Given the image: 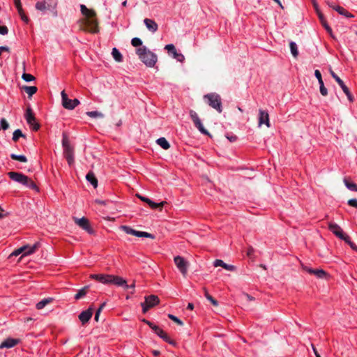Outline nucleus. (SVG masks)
<instances>
[{"instance_id": "7c9ffc66", "label": "nucleus", "mask_w": 357, "mask_h": 357, "mask_svg": "<svg viewBox=\"0 0 357 357\" xmlns=\"http://www.w3.org/2000/svg\"><path fill=\"white\" fill-rule=\"evenodd\" d=\"M112 55L116 61H117V62L123 61V56H122L121 53L120 52V51L116 47L112 48Z\"/></svg>"}, {"instance_id": "a878e982", "label": "nucleus", "mask_w": 357, "mask_h": 357, "mask_svg": "<svg viewBox=\"0 0 357 357\" xmlns=\"http://www.w3.org/2000/svg\"><path fill=\"white\" fill-rule=\"evenodd\" d=\"M159 298L155 295H150L145 297V302L149 305V307H154L159 303Z\"/></svg>"}, {"instance_id": "de8ad7c7", "label": "nucleus", "mask_w": 357, "mask_h": 357, "mask_svg": "<svg viewBox=\"0 0 357 357\" xmlns=\"http://www.w3.org/2000/svg\"><path fill=\"white\" fill-rule=\"evenodd\" d=\"M0 123H1V128L3 130L8 129L9 124L5 119H1Z\"/></svg>"}, {"instance_id": "aec40b11", "label": "nucleus", "mask_w": 357, "mask_h": 357, "mask_svg": "<svg viewBox=\"0 0 357 357\" xmlns=\"http://www.w3.org/2000/svg\"><path fill=\"white\" fill-rule=\"evenodd\" d=\"M155 333L162 340H163L165 342H167L169 344L174 346L176 345V342L174 340H171L168 335L160 328H159Z\"/></svg>"}, {"instance_id": "423d86ee", "label": "nucleus", "mask_w": 357, "mask_h": 357, "mask_svg": "<svg viewBox=\"0 0 357 357\" xmlns=\"http://www.w3.org/2000/svg\"><path fill=\"white\" fill-rule=\"evenodd\" d=\"M61 95L62 100V105L64 108L67 109L72 110L75 109L80 103L79 100L77 98L69 99L65 91H62Z\"/></svg>"}, {"instance_id": "f3484780", "label": "nucleus", "mask_w": 357, "mask_h": 357, "mask_svg": "<svg viewBox=\"0 0 357 357\" xmlns=\"http://www.w3.org/2000/svg\"><path fill=\"white\" fill-rule=\"evenodd\" d=\"M266 124L268 128L271 126L269 121V115L266 111L259 109V124Z\"/></svg>"}, {"instance_id": "7ed1b4c3", "label": "nucleus", "mask_w": 357, "mask_h": 357, "mask_svg": "<svg viewBox=\"0 0 357 357\" xmlns=\"http://www.w3.org/2000/svg\"><path fill=\"white\" fill-rule=\"evenodd\" d=\"M80 11L86 17V24L90 26L91 31L93 33L98 32V22L96 19V12L89 9L85 5H80Z\"/></svg>"}, {"instance_id": "58836bf2", "label": "nucleus", "mask_w": 357, "mask_h": 357, "mask_svg": "<svg viewBox=\"0 0 357 357\" xmlns=\"http://www.w3.org/2000/svg\"><path fill=\"white\" fill-rule=\"evenodd\" d=\"M121 229L123 231H124L126 234H131V235H133L135 236V234H136V231L137 230L131 228L129 226H126V225H123L121 226Z\"/></svg>"}, {"instance_id": "bb28decb", "label": "nucleus", "mask_w": 357, "mask_h": 357, "mask_svg": "<svg viewBox=\"0 0 357 357\" xmlns=\"http://www.w3.org/2000/svg\"><path fill=\"white\" fill-rule=\"evenodd\" d=\"M138 197H139V198L141 200H142L143 202L147 203L150 206V207L151 208L155 209V208H157L159 206H160V205L162 206L163 205V202H161V203L158 204V203H155V202H153L152 200H151L148 197H145L140 196V195H139Z\"/></svg>"}, {"instance_id": "69168bd1", "label": "nucleus", "mask_w": 357, "mask_h": 357, "mask_svg": "<svg viewBox=\"0 0 357 357\" xmlns=\"http://www.w3.org/2000/svg\"><path fill=\"white\" fill-rule=\"evenodd\" d=\"M135 284H128L127 282L126 283V285H124V289H134L135 288Z\"/></svg>"}, {"instance_id": "f257e3e1", "label": "nucleus", "mask_w": 357, "mask_h": 357, "mask_svg": "<svg viewBox=\"0 0 357 357\" xmlns=\"http://www.w3.org/2000/svg\"><path fill=\"white\" fill-rule=\"evenodd\" d=\"M136 54L139 59L149 68L153 67L158 61L157 55L149 50L146 46L138 47L136 50Z\"/></svg>"}, {"instance_id": "dca6fc26", "label": "nucleus", "mask_w": 357, "mask_h": 357, "mask_svg": "<svg viewBox=\"0 0 357 357\" xmlns=\"http://www.w3.org/2000/svg\"><path fill=\"white\" fill-rule=\"evenodd\" d=\"M91 278L94 279L99 282L104 284H109L111 280V275L107 274H92L91 275Z\"/></svg>"}, {"instance_id": "72a5a7b5", "label": "nucleus", "mask_w": 357, "mask_h": 357, "mask_svg": "<svg viewBox=\"0 0 357 357\" xmlns=\"http://www.w3.org/2000/svg\"><path fill=\"white\" fill-rule=\"evenodd\" d=\"M346 187L351 191L357 192V185L353 182H349L347 179H344Z\"/></svg>"}, {"instance_id": "4be33fe9", "label": "nucleus", "mask_w": 357, "mask_h": 357, "mask_svg": "<svg viewBox=\"0 0 357 357\" xmlns=\"http://www.w3.org/2000/svg\"><path fill=\"white\" fill-rule=\"evenodd\" d=\"M314 6H315V8L317 10V14H318V17L319 18V20H320L322 26L324 27V29L326 30V31L328 33L331 34L332 33V29L331 28V26L327 23V22H326L324 15L319 10H318L316 4H314Z\"/></svg>"}, {"instance_id": "9b49d317", "label": "nucleus", "mask_w": 357, "mask_h": 357, "mask_svg": "<svg viewBox=\"0 0 357 357\" xmlns=\"http://www.w3.org/2000/svg\"><path fill=\"white\" fill-rule=\"evenodd\" d=\"M303 269L310 274L314 275L319 279H324L328 275L323 269H314L307 266H303Z\"/></svg>"}, {"instance_id": "4c0bfd02", "label": "nucleus", "mask_w": 357, "mask_h": 357, "mask_svg": "<svg viewBox=\"0 0 357 357\" xmlns=\"http://www.w3.org/2000/svg\"><path fill=\"white\" fill-rule=\"evenodd\" d=\"M86 115L91 118H103L104 114L98 111L87 112Z\"/></svg>"}, {"instance_id": "cd10ccee", "label": "nucleus", "mask_w": 357, "mask_h": 357, "mask_svg": "<svg viewBox=\"0 0 357 357\" xmlns=\"http://www.w3.org/2000/svg\"><path fill=\"white\" fill-rule=\"evenodd\" d=\"M89 289V285L84 286V287L80 289L77 291V293L75 295V299L79 300V299L82 298L83 297H84L86 295V294L88 293Z\"/></svg>"}, {"instance_id": "e433bc0d", "label": "nucleus", "mask_w": 357, "mask_h": 357, "mask_svg": "<svg viewBox=\"0 0 357 357\" xmlns=\"http://www.w3.org/2000/svg\"><path fill=\"white\" fill-rule=\"evenodd\" d=\"M20 137H25V135L22 133L20 129H17L13 132V140L17 142Z\"/></svg>"}, {"instance_id": "052dcab7", "label": "nucleus", "mask_w": 357, "mask_h": 357, "mask_svg": "<svg viewBox=\"0 0 357 357\" xmlns=\"http://www.w3.org/2000/svg\"><path fill=\"white\" fill-rule=\"evenodd\" d=\"M348 245L352 250L357 251V245L355 243H354L351 241L348 242Z\"/></svg>"}, {"instance_id": "c756f323", "label": "nucleus", "mask_w": 357, "mask_h": 357, "mask_svg": "<svg viewBox=\"0 0 357 357\" xmlns=\"http://www.w3.org/2000/svg\"><path fill=\"white\" fill-rule=\"evenodd\" d=\"M157 144H158L161 148H162L165 150H167L170 148V144L168 142V141L166 139V138L162 137L158 138L156 140Z\"/></svg>"}, {"instance_id": "e2e57ef3", "label": "nucleus", "mask_w": 357, "mask_h": 357, "mask_svg": "<svg viewBox=\"0 0 357 357\" xmlns=\"http://www.w3.org/2000/svg\"><path fill=\"white\" fill-rule=\"evenodd\" d=\"M100 314V310H97L95 314L94 319L96 321H98L99 316Z\"/></svg>"}, {"instance_id": "39448f33", "label": "nucleus", "mask_w": 357, "mask_h": 357, "mask_svg": "<svg viewBox=\"0 0 357 357\" xmlns=\"http://www.w3.org/2000/svg\"><path fill=\"white\" fill-rule=\"evenodd\" d=\"M190 117L192 119L194 126L197 130L203 135H210L208 131L204 127L201 119H199L197 112L194 110H190L189 112Z\"/></svg>"}, {"instance_id": "0eeeda50", "label": "nucleus", "mask_w": 357, "mask_h": 357, "mask_svg": "<svg viewBox=\"0 0 357 357\" xmlns=\"http://www.w3.org/2000/svg\"><path fill=\"white\" fill-rule=\"evenodd\" d=\"M24 117L26 123L32 128L33 130L37 131L40 128V124L36 121L31 107L26 109Z\"/></svg>"}, {"instance_id": "6e6552de", "label": "nucleus", "mask_w": 357, "mask_h": 357, "mask_svg": "<svg viewBox=\"0 0 357 357\" xmlns=\"http://www.w3.org/2000/svg\"><path fill=\"white\" fill-rule=\"evenodd\" d=\"M331 72V75L332 76V77L337 82V83L339 84V86H340V88L342 89L343 92L345 93V95L347 96L348 100L350 101V102H353L354 101V97L352 96V94L351 93L349 88L345 85V84L344 83V82L337 76V74H335L332 70H330Z\"/></svg>"}, {"instance_id": "1a4fd4ad", "label": "nucleus", "mask_w": 357, "mask_h": 357, "mask_svg": "<svg viewBox=\"0 0 357 357\" xmlns=\"http://www.w3.org/2000/svg\"><path fill=\"white\" fill-rule=\"evenodd\" d=\"M174 261L183 276H185L188 273V261L181 256H176L174 259Z\"/></svg>"}, {"instance_id": "37998d69", "label": "nucleus", "mask_w": 357, "mask_h": 357, "mask_svg": "<svg viewBox=\"0 0 357 357\" xmlns=\"http://www.w3.org/2000/svg\"><path fill=\"white\" fill-rule=\"evenodd\" d=\"M22 78L25 81V82H31V81H33L35 80V77L33 76L31 74H29V73H23L22 75Z\"/></svg>"}, {"instance_id": "4468645a", "label": "nucleus", "mask_w": 357, "mask_h": 357, "mask_svg": "<svg viewBox=\"0 0 357 357\" xmlns=\"http://www.w3.org/2000/svg\"><path fill=\"white\" fill-rule=\"evenodd\" d=\"M20 342V339L8 337L1 343L0 349H10L18 344Z\"/></svg>"}, {"instance_id": "c9c22d12", "label": "nucleus", "mask_w": 357, "mask_h": 357, "mask_svg": "<svg viewBox=\"0 0 357 357\" xmlns=\"http://www.w3.org/2000/svg\"><path fill=\"white\" fill-rule=\"evenodd\" d=\"M10 156L13 160H18L22 162H27V158L24 155H17L15 153H11Z\"/></svg>"}, {"instance_id": "a19ab883", "label": "nucleus", "mask_w": 357, "mask_h": 357, "mask_svg": "<svg viewBox=\"0 0 357 357\" xmlns=\"http://www.w3.org/2000/svg\"><path fill=\"white\" fill-rule=\"evenodd\" d=\"M131 44L132 46L134 47H142V40L139 38H133L132 40H131Z\"/></svg>"}, {"instance_id": "473e14b6", "label": "nucleus", "mask_w": 357, "mask_h": 357, "mask_svg": "<svg viewBox=\"0 0 357 357\" xmlns=\"http://www.w3.org/2000/svg\"><path fill=\"white\" fill-rule=\"evenodd\" d=\"M29 97H31L34 93L37 92V87L34 86H24L22 87Z\"/></svg>"}, {"instance_id": "5fc2aeb1", "label": "nucleus", "mask_w": 357, "mask_h": 357, "mask_svg": "<svg viewBox=\"0 0 357 357\" xmlns=\"http://www.w3.org/2000/svg\"><path fill=\"white\" fill-rule=\"evenodd\" d=\"M347 203L349 206L357 208V199H351Z\"/></svg>"}, {"instance_id": "338daca9", "label": "nucleus", "mask_w": 357, "mask_h": 357, "mask_svg": "<svg viewBox=\"0 0 357 357\" xmlns=\"http://www.w3.org/2000/svg\"><path fill=\"white\" fill-rule=\"evenodd\" d=\"M245 296H246L247 299L250 301H253L255 299L254 297L249 295L248 294H245Z\"/></svg>"}, {"instance_id": "3c124183", "label": "nucleus", "mask_w": 357, "mask_h": 357, "mask_svg": "<svg viewBox=\"0 0 357 357\" xmlns=\"http://www.w3.org/2000/svg\"><path fill=\"white\" fill-rule=\"evenodd\" d=\"M13 1H14V4L17 10V12H21L22 8L21 0H13Z\"/></svg>"}, {"instance_id": "f8f14e48", "label": "nucleus", "mask_w": 357, "mask_h": 357, "mask_svg": "<svg viewBox=\"0 0 357 357\" xmlns=\"http://www.w3.org/2000/svg\"><path fill=\"white\" fill-rule=\"evenodd\" d=\"M93 315V308L89 307L87 310L82 311L79 314V319L82 325H85L91 319Z\"/></svg>"}, {"instance_id": "09e8293b", "label": "nucleus", "mask_w": 357, "mask_h": 357, "mask_svg": "<svg viewBox=\"0 0 357 357\" xmlns=\"http://www.w3.org/2000/svg\"><path fill=\"white\" fill-rule=\"evenodd\" d=\"M62 146L63 148L71 146L69 143L67 136L65 134H63Z\"/></svg>"}, {"instance_id": "2eb2a0df", "label": "nucleus", "mask_w": 357, "mask_h": 357, "mask_svg": "<svg viewBox=\"0 0 357 357\" xmlns=\"http://www.w3.org/2000/svg\"><path fill=\"white\" fill-rule=\"evenodd\" d=\"M63 154L69 165L74 163V149L72 146L63 148Z\"/></svg>"}, {"instance_id": "603ef678", "label": "nucleus", "mask_w": 357, "mask_h": 357, "mask_svg": "<svg viewBox=\"0 0 357 357\" xmlns=\"http://www.w3.org/2000/svg\"><path fill=\"white\" fill-rule=\"evenodd\" d=\"M319 91L322 96H326L328 94V90L324 86V84H322L321 86H319Z\"/></svg>"}, {"instance_id": "c85d7f7f", "label": "nucleus", "mask_w": 357, "mask_h": 357, "mask_svg": "<svg viewBox=\"0 0 357 357\" xmlns=\"http://www.w3.org/2000/svg\"><path fill=\"white\" fill-rule=\"evenodd\" d=\"M86 179L88 182H89L94 188L98 186V180L96 178L94 174L92 172H89L86 175Z\"/></svg>"}, {"instance_id": "b1692460", "label": "nucleus", "mask_w": 357, "mask_h": 357, "mask_svg": "<svg viewBox=\"0 0 357 357\" xmlns=\"http://www.w3.org/2000/svg\"><path fill=\"white\" fill-rule=\"evenodd\" d=\"M126 280H124L123 278L111 275V280L110 284H114L118 287H124V285H126Z\"/></svg>"}, {"instance_id": "f704fd0d", "label": "nucleus", "mask_w": 357, "mask_h": 357, "mask_svg": "<svg viewBox=\"0 0 357 357\" xmlns=\"http://www.w3.org/2000/svg\"><path fill=\"white\" fill-rule=\"evenodd\" d=\"M290 51L294 57H297L298 55V47L295 42H290L289 43Z\"/></svg>"}, {"instance_id": "393cba45", "label": "nucleus", "mask_w": 357, "mask_h": 357, "mask_svg": "<svg viewBox=\"0 0 357 357\" xmlns=\"http://www.w3.org/2000/svg\"><path fill=\"white\" fill-rule=\"evenodd\" d=\"M333 10L337 11L340 15L345 17L346 18H353L354 16L353 14L349 13L347 10L340 6H336L333 8Z\"/></svg>"}, {"instance_id": "4d7b16f0", "label": "nucleus", "mask_w": 357, "mask_h": 357, "mask_svg": "<svg viewBox=\"0 0 357 357\" xmlns=\"http://www.w3.org/2000/svg\"><path fill=\"white\" fill-rule=\"evenodd\" d=\"M142 310H143V312H146L149 308H151V307H149V305L148 303H146L145 301L144 303H142Z\"/></svg>"}, {"instance_id": "79ce46f5", "label": "nucleus", "mask_w": 357, "mask_h": 357, "mask_svg": "<svg viewBox=\"0 0 357 357\" xmlns=\"http://www.w3.org/2000/svg\"><path fill=\"white\" fill-rule=\"evenodd\" d=\"M36 8L38 10L44 11L46 10V2L38 1L36 3Z\"/></svg>"}, {"instance_id": "c03bdc74", "label": "nucleus", "mask_w": 357, "mask_h": 357, "mask_svg": "<svg viewBox=\"0 0 357 357\" xmlns=\"http://www.w3.org/2000/svg\"><path fill=\"white\" fill-rule=\"evenodd\" d=\"M168 317L174 321V322H176L177 324H178L179 326H183V322L180 319H178L177 317H176L175 315L174 314H168Z\"/></svg>"}, {"instance_id": "864d4df0", "label": "nucleus", "mask_w": 357, "mask_h": 357, "mask_svg": "<svg viewBox=\"0 0 357 357\" xmlns=\"http://www.w3.org/2000/svg\"><path fill=\"white\" fill-rule=\"evenodd\" d=\"M18 13H19L22 21H24L26 23H27L29 22V19H28L27 16H26V15L24 14L22 8V11L18 12Z\"/></svg>"}, {"instance_id": "8fccbe9b", "label": "nucleus", "mask_w": 357, "mask_h": 357, "mask_svg": "<svg viewBox=\"0 0 357 357\" xmlns=\"http://www.w3.org/2000/svg\"><path fill=\"white\" fill-rule=\"evenodd\" d=\"M206 298H207V300H208L209 301H211V303L214 305V306H217L218 305V301L214 299L211 295H209L208 294H206Z\"/></svg>"}, {"instance_id": "9d476101", "label": "nucleus", "mask_w": 357, "mask_h": 357, "mask_svg": "<svg viewBox=\"0 0 357 357\" xmlns=\"http://www.w3.org/2000/svg\"><path fill=\"white\" fill-rule=\"evenodd\" d=\"M165 49L167 50L169 54H172L173 58L178 61L182 62L184 60V56L181 53H178L173 44L166 45Z\"/></svg>"}, {"instance_id": "774afa93", "label": "nucleus", "mask_w": 357, "mask_h": 357, "mask_svg": "<svg viewBox=\"0 0 357 357\" xmlns=\"http://www.w3.org/2000/svg\"><path fill=\"white\" fill-rule=\"evenodd\" d=\"M194 308V305L191 303H189L187 306L188 310H192Z\"/></svg>"}, {"instance_id": "ea45409f", "label": "nucleus", "mask_w": 357, "mask_h": 357, "mask_svg": "<svg viewBox=\"0 0 357 357\" xmlns=\"http://www.w3.org/2000/svg\"><path fill=\"white\" fill-rule=\"evenodd\" d=\"M135 236H137V237L151 238H154L153 235H152L151 234H149V233L146 232V231H137V230L136 231Z\"/></svg>"}, {"instance_id": "6ab92c4d", "label": "nucleus", "mask_w": 357, "mask_h": 357, "mask_svg": "<svg viewBox=\"0 0 357 357\" xmlns=\"http://www.w3.org/2000/svg\"><path fill=\"white\" fill-rule=\"evenodd\" d=\"M40 246L39 242H36L33 245H24L23 247H26V250L24 251L22 257L29 256L36 252L37 249Z\"/></svg>"}, {"instance_id": "6e6d98bb", "label": "nucleus", "mask_w": 357, "mask_h": 357, "mask_svg": "<svg viewBox=\"0 0 357 357\" xmlns=\"http://www.w3.org/2000/svg\"><path fill=\"white\" fill-rule=\"evenodd\" d=\"M8 32V29L6 26H0V34L1 35H6Z\"/></svg>"}, {"instance_id": "5701e85b", "label": "nucleus", "mask_w": 357, "mask_h": 357, "mask_svg": "<svg viewBox=\"0 0 357 357\" xmlns=\"http://www.w3.org/2000/svg\"><path fill=\"white\" fill-rule=\"evenodd\" d=\"M144 23L146 25V28L152 33H155L157 31L158 26L154 20L146 18L144 20Z\"/></svg>"}, {"instance_id": "412c9836", "label": "nucleus", "mask_w": 357, "mask_h": 357, "mask_svg": "<svg viewBox=\"0 0 357 357\" xmlns=\"http://www.w3.org/2000/svg\"><path fill=\"white\" fill-rule=\"evenodd\" d=\"M213 266L215 267L221 266L223 268L229 271H234L236 268L235 266L231 264H227L221 259H215L213 262Z\"/></svg>"}, {"instance_id": "bf43d9fd", "label": "nucleus", "mask_w": 357, "mask_h": 357, "mask_svg": "<svg viewBox=\"0 0 357 357\" xmlns=\"http://www.w3.org/2000/svg\"><path fill=\"white\" fill-rule=\"evenodd\" d=\"M314 76L317 79V80L321 79L322 78L321 72L319 70H315Z\"/></svg>"}, {"instance_id": "20e7f679", "label": "nucleus", "mask_w": 357, "mask_h": 357, "mask_svg": "<svg viewBox=\"0 0 357 357\" xmlns=\"http://www.w3.org/2000/svg\"><path fill=\"white\" fill-rule=\"evenodd\" d=\"M204 98L207 100L208 104L216 109L219 113L222 111V106L220 96L215 93H208L204 96Z\"/></svg>"}, {"instance_id": "13d9d810", "label": "nucleus", "mask_w": 357, "mask_h": 357, "mask_svg": "<svg viewBox=\"0 0 357 357\" xmlns=\"http://www.w3.org/2000/svg\"><path fill=\"white\" fill-rule=\"evenodd\" d=\"M340 239L344 241L347 244H348V242L351 241L350 237L346 234H343V236L342 238H340Z\"/></svg>"}, {"instance_id": "a211bd4d", "label": "nucleus", "mask_w": 357, "mask_h": 357, "mask_svg": "<svg viewBox=\"0 0 357 357\" xmlns=\"http://www.w3.org/2000/svg\"><path fill=\"white\" fill-rule=\"evenodd\" d=\"M328 228L330 231L339 238H342L343 234H344L342 228L336 223H330Z\"/></svg>"}, {"instance_id": "ddd939ff", "label": "nucleus", "mask_w": 357, "mask_h": 357, "mask_svg": "<svg viewBox=\"0 0 357 357\" xmlns=\"http://www.w3.org/2000/svg\"><path fill=\"white\" fill-rule=\"evenodd\" d=\"M76 223L89 234H93V230L91 229L87 218L82 217L76 219Z\"/></svg>"}, {"instance_id": "f03ea898", "label": "nucleus", "mask_w": 357, "mask_h": 357, "mask_svg": "<svg viewBox=\"0 0 357 357\" xmlns=\"http://www.w3.org/2000/svg\"><path fill=\"white\" fill-rule=\"evenodd\" d=\"M8 175L9 178L19 183L30 189L36 190V191H38V188L36 185V184L27 176L20 173V172H10L8 173Z\"/></svg>"}, {"instance_id": "680f3d73", "label": "nucleus", "mask_w": 357, "mask_h": 357, "mask_svg": "<svg viewBox=\"0 0 357 357\" xmlns=\"http://www.w3.org/2000/svg\"><path fill=\"white\" fill-rule=\"evenodd\" d=\"M3 51L9 52V47L7 46H0V54H1Z\"/></svg>"}, {"instance_id": "0e129e2a", "label": "nucleus", "mask_w": 357, "mask_h": 357, "mask_svg": "<svg viewBox=\"0 0 357 357\" xmlns=\"http://www.w3.org/2000/svg\"><path fill=\"white\" fill-rule=\"evenodd\" d=\"M312 350L314 351L315 356L316 357H321L313 344H312Z\"/></svg>"}, {"instance_id": "2f4dec72", "label": "nucleus", "mask_w": 357, "mask_h": 357, "mask_svg": "<svg viewBox=\"0 0 357 357\" xmlns=\"http://www.w3.org/2000/svg\"><path fill=\"white\" fill-rule=\"evenodd\" d=\"M52 300H53L52 298H45L41 300L36 304V308L38 310H41V309L44 308L47 304L51 303L52 301Z\"/></svg>"}, {"instance_id": "a18cd8bd", "label": "nucleus", "mask_w": 357, "mask_h": 357, "mask_svg": "<svg viewBox=\"0 0 357 357\" xmlns=\"http://www.w3.org/2000/svg\"><path fill=\"white\" fill-rule=\"evenodd\" d=\"M26 250V247H20L18 249L15 250L10 255V256H18L20 254H23L24 251Z\"/></svg>"}, {"instance_id": "49530a36", "label": "nucleus", "mask_w": 357, "mask_h": 357, "mask_svg": "<svg viewBox=\"0 0 357 357\" xmlns=\"http://www.w3.org/2000/svg\"><path fill=\"white\" fill-rule=\"evenodd\" d=\"M144 322L146 323L153 331L155 333L157 330L159 328L158 326L154 324L153 322L144 319Z\"/></svg>"}]
</instances>
